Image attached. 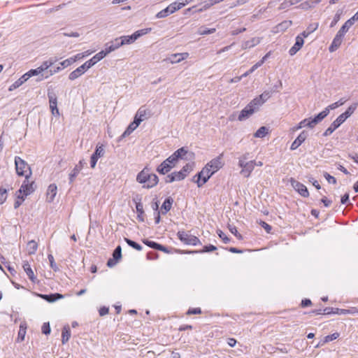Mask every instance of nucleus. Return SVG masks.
<instances>
[{
  "label": "nucleus",
  "instance_id": "14",
  "mask_svg": "<svg viewBox=\"0 0 358 358\" xmlns=\"http://www.w3.org/2000/svg\"><path fill=\"white\" fill-rule=\"evenodd\" d=\"M85 164V162L84 159L80 160L78 164L75 166L71 173L69 174V183L71 184L75 180L77 176L79 174V173L83 169L84 165Z\"/></svg>",
  "mask_w": 358,
  "mask_h": 358
},
{
  "label": "nucleus",
  "instance_id": "12",
  "mask_svg": "<svg viewBox=\"0 0 358 358\" xmlns=\"http://www.w3.org/2000/svg\"><path fill=\"white\" fill-rule=\"evenodd\" d=\"M222 157L223 154H220L219 156L211 159L208 163H207L208 167L210 168V169L214 171V173L218 171L224 166Z\"/></svg>",
  "mask_w": 358,
  "mask_h": 358
},
{
  "label": "nucleus",
  "instance_id": "47",
  "mask_svg": "<svg viewBox=\"0 0 358 358\" xmlns=\"http://www.w3.org/2000/svg\"><path fill=\"white\" fill-rule=\"evenodd\" d=\"M216 29L215 28L208 29L204 27H201L199 30L198 33L200 35H208L215 33Z\"/></svg>",
  "mask_w": 358,
  "mask_h": 358
},
{
  "label": "nucleus",
  "instance_id": "8",
  "mask_svg": "<svg viewBox=\"0 0 358 358\" xmlns=\"http://www.w3.org/2000/svg\"><path fill=\"white\" fill-rule=\"evenodd\" d=\"M357 310L356 308H353L352 310H347V309H341L338 308H332V307H327L323 309L324 315H330V314H336V315H347V314H354L357 313Z\"/></svg>",
  "mask_w": 358,
  "mask_h": 358
},
{
  "label": "nucleus",
  "instance_id": "61",
  "mask_svg": "<svg viewBox=\"0 0 358 358\" xmlns=\"http://www.w3.org/2000/svg\"><path fill=\"white\" fill-rule=\"evenodd\" d=\"M192 169V166L189 164H187L185 166L182 167V169L179 171L180 172H182L184 174V178L186 177L188 173H189Z\"/></svg>",
  "mask_w": 358,
  "mask_h": 358
},
{
  "label": "nucleus",
  "instance_id": "53",
  "mask_svg": "<svg viewBox=\"0 0 358 358\" xmlns=\"http://www.w3.org/2000/svg\"><path fill=\"white\" fill-rule=\"evenodd\" d=\"M272 92L271 91H264L258 97L262 100L263 104L271 96Z\"/></svg>",
  "mask_w": 358,
  "mask_h": 358
},
{
  "label": "nucleus",
  "instance_id": "20",
  "mask_svg": "<svg viewBox=\"0 0 358 358\" xmlns=\"http://www.w3.org/2000/svg\"><path fill=\"white\" fill-rule=\"evenodd\" d=\"M255 110L248 104L241 111L238 120L239 121H243L250 117L254 113Z\"/></svg>",
  "mask_w": 358,
  "mask_h": 358
},
{
  "label": "nucleus",
  "instance_id": "11",
  "mask_svg": "<svg viewBox=\"0 0 358 358\" xmlns=\"http://www.w3.org/2000/svg\"><path fill=\"white\" fill-rule=\"evenodd\" d=\"M35 188L34 182H29V178H25L17 193L23 194L26 196L31 194L35 190Z\"/></svg>",
  "mask_w": 358,
  "mask_h": 358
},
{
  "label": "nucleus",
  "instance_id": "22",
  "mask_svg": "<svg viewBox=\"0 0 358 358\" xmlns=\"http://www.w3.org/2000/svg\"><path fill=\"white\" fill-rule=\"evenodd\" d=\"M22 268L27 275L28 278L32 282H35L36 280V277L34 275V273L29 264V263L27 261H23L22 263Z\"/></svg>",
  "mask_w": 358,
  "mask_h": 358
},
{
  "label": "nucleus",
  "instance_id": "62",
  "mask_svg": "<svg viewBox=\"0 0 358 358\" xmlns=\"http://www.w3.org/2000/svg\"><path fill=\"white\" fill-rule=\"evenodd\" d=\"M217 233L219 237L223 241L224 243H228L230 241V239L220 229H218Z\"/></svg>",
  "mask_w": 358,
  "mask_h": 358
},
{
  "label": "nucleus",
  "instance_id": "38",
  "mask_svg": "<svg viewBox=\"0 0 358 358\" xmlns=\"http://www.w3.org/2000/svg\"><path fill=\"white\" fill-rule=\"evenodd\" d=\"M118 38L121 46L126 44H131L136 41L134 38V34L131 36H123Z\"/></svg>",
  "mask_w": 358,
  "mask_h": 358
},
{
  "label": "nucleus",
  "instance_id": "27",
  "mask_svg": "<svg viewBox=\"0 0 358 358\" xmlns=\"http://www.w3.org/2000/svg\"><path fill=\"white\" fill-rule=\"evenodd\" d=\"M143 243L151 248L156 249V250L163 251V252L167 251L166 248L164 245H160L156 242L148 241L147 239H144L143 241Z\"/></svg>",
  "mask_w": 358,
  "mask_h": 358
},
{
  "label": "nucleus",
  "instance_id": "13",
  "mask_svg": "<svg viewBox=\"0 0 358 358\" xmlns=\"http://www.w3.org/2000/svg\"><path fill=\"white\" fill-rule=\"evenodd\" d=\"M343 117V116L339 115L326 129L323 134V136H327L331 135L341 124L345 121Z\"/></svg>",
  "mask_w": 358,
  "mask_h": 358
},
{
  "label": "nucleus",
  "instance_id": "57",
  "mask_svg": "<svg viewBox=\"0 0 358 358\" xmlns=\"http://www.w3.org/2000/svg\"><path fill=\"white\" fill-rule=\"evenodd\" d=\"M165 161L166 162H168L169 164L171 165L172 168H173L177 164L178 159H176L173 155H171L166 159H165Z\"/></svg>",
  "mask_w": 358,
  "mask_h": 358
},
{
  "label": "nucleus",
  "instance_id": "16",
  "mask_svg": "<svg viewBox=\"0 0 358 358\" xmlns=\"http://www.w3.org/2000/svg\"><path fill=\"white\" fill-rule=\"evenodd\" d=\"M120 46L121 45H120L119 38H117L114 41L106 43L105 50H101L99 52H102L105 57L108 54L119 48Z\"/></svg>",
  "mask_w": 358,
  "mask_h": 358
},
{
  "label": "nucleus",
  "instance_id": "6",
  "mask_svg": "<svg viewBox=\"0 0 358 358\" xmlns=\"http://www.w3.org/2000/svg\"><path fill=\"white\" fill-rule=\"evenodd\" d=\"M177 236L186 245H197L201 244L200 240L196 236L189 234L184 231H178Z\"/></svg>",
  "mask_w": 358,
  "mask_h": 358
},
{
  "label": "nucleus",
  "instance_id": "64",
  "mask_svg": "<svg viewBox=\"0 0 358 358\" xmlns=\"http://www.w3.org/2000/svg\"><path fill=\"white\" fill-rule=\"evenodd\" d=\"M188 52L175 53L173 54L174 57H178V60H184L189 57Z\"/></svg>",
  "mask_w": 358,
  "mask_h": 358
},
{
  "label": "nucleus",
  "instance_id": "9",
  "mask_svg": "<svg viewBox=\"0 0 358 358\" xmlns=\"http://www.w3.org/2000/svg\"><path fill=\"white\" fill-rule=\"evenodd\" d=\"M48 97L49 99L50 108L53 115H59V109L57 108V97L53 91L48 92Z\"/></svg>",
  "mask_w": 358,
  "mask_h": 358
},
{
  "label": "nucleus",
  "instance_id": "35",
  "mask_svg": "<svg viewBox=\"0 0 358 358\" xmlns=\"http://www.w3.org/2000/svg\"><path fill=\"white\" fill-rule=\"evenodd\" d=\"M62 342L63 344L67 343L71 337V331L69 326L64 327L62 332Z\"/></svg>",
  "mask_w": 358,
  "mask_h": 358
},
{
  "label": "nucleus",
  "instance_id": "28",
  "mask_svg": "<svg viewBox=\"0 0 358 358\" xmlns=\"http://www.w3.org/2000/svg\"><path fill=\"white\" fill-rule=\"evenodd\" d=\"M320 1H321L320 0L306 1L303 3H301L299 7L303 10H308L310 8L315 7L317 4L320 3Z\"/></svg>",
  "mask_w": 358,
  "mask_h": 358
},
{
  "label": "nucleus",
  "instance_id": "17",
  "mask_svg": "<svg viewBox=\"0 0 358 358\" xmlns=\"http://www.w3.org/2000/svg\"><path fill=\"white\" fill-rule=\"evenodd\" d=\"M308 136V134L306 131H303L298 136L297 138L294 141V142L292 143L290 149L292 150H294L297 149L306 139Z\"/></svg>",
  "mask_w": 358,
  "mask_h": 358
},
{
  "label": "nucleus",
  "instance_id": "49",
  "mask_svg": "<svg viewBox=\"0 0 358 358\" xmlns=\"http://www.w3.org/2000/svg\"><path fill=\"white\" fill-rule=\"evenodd\" d=\"M151 31L150 28L143 29L135 31L134 34V39L137 40L139 37L148 34Z\"/></svg>",
  "mask_w": 358,
  "mask_h": 358
},
{
  "label": "nucleus",
  "instance_id": "43",
  "mask_svg": "<svg viewBox=\"0 0 358 358\" xmlns=\"http://www.w3.org/2000/svg\"><path fill=\"white\" fill-rule=\"evenodd\" d=\"M105 154V149L103 145H97L96 147L95 152L92 154L99 159L102 157Z\"/></svg>",
  "mask_w": 358,
  "mask_h": 358
},
{
  "label": "nucleus",
  "instance_id": "51",
  "mask_svg": "<svg viewBox=\"0 0 358 358\" xmlns=\"http://www.w3.org/2000/svg\"><path fill=\"white\" fill-rule=\"evenodd\" d=\"M8 197V191L6 188L0 187V204H3Z\"/></svg>",
  "mask_w": 358,
  "mask_h": 358
},
{
  "label": "nucleus",
  "instance_id": "2",
  "mask_svg": "<svg viewBox=\"0 0 358 358\" xmlns=\"http://www.w3.org/2000/svg\"><path fill=\"white\" fill-rule=\"evenodd\" d=\"M104 58V55L102 52H98L93 57L88 61L85 62L80 66L78 67L76 70L73 71L69 76L71 80H74L80 76H82L87 70L90 69L98 62Z\"/></svg>",
  "mask_w": 358,
  "mask_h": 358
},
{
  "label": "nucleus",
  "instance_id": "31",
  "mask_svg": "<svg viewBox=\"0 0 358 358\" xmlns=\"http://www.w3.org/2000/svg\"><path fill=\"white\" fill-rule=\"evenodd\" d=\"M173 200L171 197H169L165 199L162 207L161 212L162 214H166L168 211H169L171 208Z\"/></svg>",
  "mask_w": 358,
  "mask_h": 358
},
{
  "label": "nucleus",
  "instance_id": "41",
  "mask_svg": "<svg viewBox=\"0 0 358 358\" xmlns=\"http://www.w3.org/2000/svg\"><path fill=\"white\" fill-rule=\"evenodd\" d=\"M249 106H251V107L255 110V111H257L259 110V107L263 105V103L262 100L259 99V97H256L253 99L249 103Z\"/></svg>",
  "mask_w": 358,
  "mask_h": 358
},
{
  "label": "nucleus",
  "instance_id": "4",
  "mask_svg": "<svg viewBox=\"0 0 358 358\" xmlns=\"http://www.w3.org/2000/svg\"><path fill=\"white\" fill-rule=\"evenodd\" d=\"M214 174V171L208 167L207 164L202 169V170L195 176L197 177L196 182L199 187H202L208 179Z\"/></svg>",
  "mask_w": 358,
  "mask_h": 358
},
{
  "label": "nucleus",
  "instance_id": "44",
  "mask_svg": "<svg viewBox=\"0 0 358 358\" xmlns=\"http://www.w3.org/2000/svg\"><path fill=\"white\" fill-rule=\"evenodd\" d=\"M55 62V60H53L52 59L45 61L42 63V64L38 66L41 72L45 71L47 70L49 67H50Z\"/></svg>",
  "mask_w": 358,
  "mask_h": 358
},
{
  "label": "nucleus",
  "instance_id": "10",
  "mask_svg": "<svg viewBox=\"0 0 358 358\" xmlns=\"http://www.w3.org/2000/svg\"><path fill=\"white\" fill-rule=\"evenodd\" d=\"M290 183L293 188L303 197H308L309 196V192L307 187L302 183L296 180L294 178L290 179Z\"/></svg>",
  "mask_w": 358,
  "mask_h": 358
},
{
  "label": "nucleus",
  "instance_id": "55",
  "mask_svg": "<svg viewBox=\"0 0 358 358\" xmlns=\"http://www.w3.org/2000/svg\"><path fill=\"white\" fill-rule=\"evenodd\" d=\"M21 194H22L19 193V194L17 195V199H16V201L14 203V208L15 209L19 208L22 205V202L24 200V196H24V194L22 196Z\"/></svg>",
  "mask_w": 358,
  "mask_h": 358
},
{
  "label": "nucleus",
  "instance_id": "60",
  "mask_svg": "<svg viewBox=\"0 0 358 358\" xmlns=\"http://www.w3.org/2000/svg\"><path fill=\"white\" fill-rule=\"evenodd\" d=\"M229 231H230L233 234H234V235H235V236H236L238 239L241 240V239L243 238V237H242L241 234H239V233L238 232V230H237V229H236V227L235 226H231V225H229Z\"/></svg>",
  "mask_w": 358,
  "mask_h": 358
},
{
  "label": "nucleus",
  "instance_id": "1",
  "mask_svg": "<svg viewBox=\"0 0 358 358\" xmlns=\"http://www.w3.org/2000/svg\"><path fill=\"white\" fill-rule=\"evenodd\" d=\"M136 181L142 184L143 188L150 189L158 184L159 178L156 174L150 173L149 168L145 166L137 174Z\"/></svg>",
  "mask_w": 358,
  "mask_h": 358
},
{
  "label": "nucleus",
  "instance_id": "25",
  "mask_svg": "<svg viewBox=\"0 0 358 358\" xmlns=\"http://www.w3.org/2000/svg\"><path fill=\"white\" fill-rule=\"evenodd\" d=\"M41 297L48 302L52 303L57 300L64 298V296L59 293H55L51 294H41Z\"/></svg>",
  "mask_w": 358,
  "mask_h": 358
},
{
  "label": "nucleus",
  "instance_id": "50",
  "mask_svg": "<svg viewBox=\"0 0 358 358\" xmlns=\"http://www.w3.org/2000/svg\"><path fill=\"white\" fill-rule=\"evenodd\" d=\"M346 100L344 99H341L340 100H338V101L335 102V103H333L331 104H330L329 106H328L326 108H329V112L330 111V110H334L336 108H337L338 107L343 105L345 103Z\"/></svg>",
  "mask_w": 358,
  "mask_h": 358
},
{
  "label": "nucleus",
  "instance_id": "48",
  "mask_svg": "<svg viewBox=\"0 0 358 358\" xmlns=\"http://www.w3.org/2000/svg\"><path fill=\"white\" fill-rule=\"evenodd\" d=\"M217 250V248L213 245H206L203 247V248L199 251H192V252H189L190 253H203V252H212V251H215Z\"/></svg>",
  "mask_w": 358,
  "mask_h": 358
},
{
  "label": "nucleus",
  "instance_id": "23",
  "mask_svg": "<svg viewBox=\"0 0 358 358\" xmlns=\"http://www.w3.org/2000/svg\"><path fill=\"white\" fill-rule=\"evenodd\" d=\"M57 192V187L55 184H50L48 186L46 196H47V201L51 203L53 201L56 194Z\"/></svg>",
  "mask_w": 358,
  "mask_h": 358
},
{
  "label": "nucleus",
  "instance_id": "5",
  "mask_svg": "<svg viewBox=\"0 0 358 358\" xmlns=\"http://www.w3.org/2000/svg\"><path fill=\"white\" fill-rule=\"evenodd\" d=\"M214 174V171L208 167L207 164L202 169V170L195 176L197 177L196 182L199 187H202L208 179Z\"/></svg>",
  "mask_w": 358,
  "mask_h": 358
},
{
  "label": "nucleus",
  "instance_id": "29",
  "mask_svg": "<svg viewBox=\"0 0 358 358\" xmlns=\"http://www.w3.org/2000/svg\"><path fill=\"white\" fill-rule=\"evenodd\" d=\"M172 167L169 164L168 162H166L164 160L157 168V171L162 175H165L169 173L171 170Z\"/></svg>",
  "mask_w": 358,
  "mask_h": 358
},
{
  "label": "nucleus",
  "instance_id": "19",
  "mask_svg": "<svg viewBox=\"0 0 358 358\" xmlns=\"http://www.w3.org/2000/svg\"><path fill=\"white\" fill-rule=\"evenodd\" d=\"M113 259H110L108 261V262H107V265L109 267L113 266L116 264V262L120 259H121V257H122V248H121L120 245H118L115 249V250L113 251Z\"/></svg>",
  "mask_w": 358,
  "mask_h": 358
},
{
  "label": "nucleus",
  "instance_id": "24",
  "mask_svg": "<svg viewBox=\"0 0 358 358\" xmlns=\"http://www.w3.org/2000/svg\"><path fill=\"white\" fill-rule=\"evenodd\" d=\"M261 42V38L254 37L248 41H244L242 43V49L246 50L256 46Z\"/></svg>",
  "mask_w": 358,
  "mask_h": 358
},
{
  "label": "nucleus",
  "instance_id": "42",
  "mask_svg": "<svg viewBox=\"0 0 358 358\" xmlns=\"http://www.w3.org/2000/svg\"><path fill=\"white\" fill-rule=\"evenodd\" d=\"M187 153V150L185 148H180L175 151L172 155L178 160L180 159H183L184 156Z\"/></svg>",
  "mask_w": 358,
  "mask_h": 358
},
{
  "label": "nucleus",
  "instance_id": "52",
  "mask_svg": "<svg viewBox=\"0 0 358 358\" xmlns=\"http://www.w3.org/2000/svg\"><path fill=\"white\" fill-rule=\"evenodd\" d=\"M341 15H342V10H337L336 13L335 14V15L334 17L333 20L331 21V22L330 24L331 28L334 27L338 23V22L341 19Z\"/></svg>",
  "mask_w": 358,
  "mask_h": 358
},
{
  "label": "nucleus",
  "instance_id": "30",
  "mask_svg": "<svg viewBox=\"0 0 358 358\" xmlns=\"http://www.w3.org/2000/svg\"><path fill=\"white\" fill-rule=\"evenodd\" d=\"M318 26L319 24L317 22L309 24L306 29L303 31L300 36H302L303 38L308 37L311 33L314 32L318 28Z\"/></svg>",
  "mask_w": 358,
  "mask_h": 358
},
{
  "label": "nucleus",
  "instance_id": "56",
  "mask_svg": "<svg viewBox=\"0 0 358 358\" xmlns=\"http://www.w3.org/2000/svg\"><path fill=\"white\" fill-rule=\"evenodd\" d=\"M41 71L40 70V69L38 67L35 69H31L29 70L28 72H27L25 74L27 76V77L28 78V79L29 78H31V76H37V75H39L40 73H41Z\"/></svg>",
  "mask_w": 358,
  "mask_h": 358
},
{
  "label": "nucleus",
  "instance_id": "46",
  "mask_svg": "<svg viewBox=\"0 0 358 358\" xmlns=\"http://www.w3.org/2000/svg\"><path fill=\"white\" fill-rule=\"evenodd\" d=\"M329 108H324L322 112H320L317 115H316L314 118L317 120V124L320 122L323 119H324L329 115Z\"/></svg>",
  "mask_w": 358,
  "mask_h": 358
},
{
  "label": "nucleus",
  "instance_id": "34",
  "mask_svg": "<svg viewBox=\"0 0 358 358\" xmlns=\"http://www.w3.org/2000/svg\"><path fill=\"white\" fill-rule=\"evenodd\" d=\"M357 106H358L357 103H355L350 105L348 107V108L346 110V111L344 112L343 113L341 114L340 115L343 116V118L345 120H346L352 114H353V113L357 108Z\"/></svg>",
  "mask_w": 358,
  "mask_h": 358
},
{
  "label": "nucleus",
  "instance_id": "37",
  "mask_svg": "<svg viewBox=\"0 0 358 358\" xmlns=\"http://www.w3.org/2000/svg\"><path fill=\"white\" fill-rule=\"evenodd\" d=\"M136 209L138 213L137 219L140 222H144V210L143 203L141 202H138L137 205L136 206Z\"/></svg>",
  "mask_w": 358,
  "mask_h": 358
},
{
  "label": "nucleus",
  "instance_id": "26",
  "mask_svg": "<svg viewBox=\"0 0 358 358\" xmlns=\"http://www.w3.org/2000/svg\"><path fill=\"white\" fill-rule=\"evenodd\" d=\"M139 124H140L138 122L134 120V121L129 124L126 130L122 134V136L120 138V140L130 135L138 127Z\"/></svg>",
  "mask_w": 358,
  "mask_h": 358
},
{
  "label": "nucleus",
  "instance_id": "7",
  "mask_svg": "<svg viewBox=\"0 0 358 358\" xmlns=\"http://www.w3.org/2000/svg\"><path fill=\"white\" fill-rule=\"evenodd\" d=\"M238 166L242 169L240 172L241 174H242L245 178H249L255 169V160H250L245 162L241 161V162L238 163Z\"/></svg>",
  "mask_w": 358,
  "mask_h": 358
},
{
  "label": "nucleus",
  "instance_id": "32",
  "mask_svg": "<svg viewBox=\"0 0 358 358\" xmlns=\"http://www.w3.org/2000/svg\"><path fill=\"white\" fill-rule=\"evenodd\" d=\"M27 328V325L25 322H22L20 323V329L17 335V341L22 342L24 340Z\"/></svg>",
  "mask_w": 358,
  "mask_h": 358
},
{
  "label": "nucleus",
  "instance_id": "63",
  "mask_svg": "<svg viewBox=\"0 0 358 358\" xmlns=\"http://www.w3.org/2000/svg\"><path fill=\"white\" fill-rule=\"evenodd\" d=\"M72 64H73V59H71V57H69L64 61H62V62H60V65L64 69L70 65H71Z\"/></svg>",
  "mask_w": 358,
  "mask_h": 358
},
{
  "label": "nucleus",
  "instance_id": "3",
  "mask_svg": "<svg viewBox=\"0 0 358 358\" xmlns=\"http://www.w3.org/2000/svg\"><path fill=\"white\" fill-rule=\"evenodd\" d=\"M15 164L16 173L18 176H24L29 178L31 175V171L29 165L20 157H15Z\"/></svg>",
  "mask_w": 358,
  "mask_h": 358
},
{
  "label": "nucleus",
  "instance_id": "59",
  "mask_svg": "<svg viewBox=\"0 0 358 358\" xmlns=\"http://www.w3.org/2000/svg\"><path fill=\"white\" fill-rule=\"evenodd\" d=\"M169 15H171V13H169V10L166 7V8H164V9L162 10L161 11H159V13H157V14L156 15V17L157 18H164V17H167Z\"/></svg>",
  "mask_w": 358,
  "mask_h": 358
},
{
  "label": "nucleus",
  "instance_id": "21",
  "mask_svg": "<svg viewBox=\"0 0 358 358\" xmlns=\"http://www.w3.org/2000/svg\"><path fill=\"white\" fill-rule=\"evenodd\" d=\"M304 41L302 36H297L296 37V42L294 45L289 49V53L290 55H294L303 46Z\"/></svg>",
  "mask_w": 358,
  "mask_h": 358
},
{
  "label": "nucleus",
  "instance_id": "18",
  "mask_svg": "<svg viewBox=\"0 0 358 358\" xmlns=\"http://www.w3.org/2000/svg\"><path fill=\"white\" fill-rule=\"evenodd\" d=\"M343 38H344L343 36H342L338 33L336 34L335 37L334 38V39L331 42V44L330 45V46L329 48V50L330 52H334L341 46V45L343 42Z\"/></svg>",
  "mask_w": 358,
  "mask_h": 358
},
{
  "label": "nucleus",
  "instance_id": "39",
  "mask_svg": "<svg viewBox=\"0 0 358 358\" xmlns=\"http://www.w3.org/2000/svg\"><path fill=\"white\" fill-rule=\"evenodd\" d=\"M38 248V244L35 241H30L27 245V250L29 255L35 254Z\"/></svg>",
  "mask_w": 358,
  "mask_h": 358
},
{
  "label": "nucleus",
  "instance_id": "40",
  "mask_svg": "<svg viewBox=\"0 0 358 358\" xmlns=\"http://www.w3.org/2000/svg\"><path fill=\"white\" fill-rule=\"evenodd\" d=\"M268 133V129L266 127L262 126L259 127L254 134L255 138H263Z\"/></svg>",
  "mask_w": 358,
  "mask_h": 358
},
{
  "label": "nucleus",
  "instance_id": "58",
  "mask_svg": "<svg viewBox=\"0 0 358 358\" xmlns=\"http://www.w3.org/2000/svg\"><path fill=\"white\" fill-rule=\"evenodd\" d=\"M48 258L50 262V266L51 268H52L55 271H57L59 268L55 262L54 257L52 255H48Z\"/></svg>",
  "mask_w": 358,
  "mask_h": 358
},
{
  "label": "nucleus",
  "instance_id": "36",
  "mask_svg": "<svg viewBox=\"0 0 358 358\" xmlns=\"http://www.w3.org/2000/svg\"><path fill=\"white\" fill-rule=\"evenodd\" d=\"M182 7H184V4L181 3L180 1H175L168 6L167 8L169 10V13L172 14Z\"/></svg>",
  "mask_w": 358,
  "mask_h": 358
},
{
  "label": "nucleus",
  "instance_id": "15",
  "mask_svg": "<svg viewBox=\"0 0 358 358\" xmlns=\"http://www.w3.org/2000/svg\"><path fill=\"white\" fill-rule=\"evenodd\" d=\"M150 111L146 109L144 106H141L137 110L134 120L141 124V122L149 117Z\"/></svg>",
  "mask_w": 358,
  "mask_h": 358
},
{
  "label": "nucleus",
  "instance_id": "33",
  "mask_svg": "<svg viewBox=\"0 0 358 358\" xmlns=\"http://www.w3.org/2000/svg\"><path fill=\"white\" fill-rule=\"evenodd\" d=\"M27 80H28V78L27 77L26 74L24 73L10 86L9 90L12 91L13 90L17 89V87L21 86L24 83H25Z\"/></svg>",
  "mask_w": 358,
  "mask_h": 358
},
{
  "label": "nucleus",
  "instance_id": "54",
  "mask_svg": "<svg viewBox=\"0 0 358 358\" xmlns=\"http://www.w3.org/2000/svg\"><path fill=\"white\" fill-rule=\"evenodd\" d=\"M261 63L262 62H257L255 65H253L248 71H247L242 75L243 78L247 77L248 76L253 73L257 68L260 67Z\"/></svg>",
  "mask_w": 358,
  "mask_h": 358
},
{
  "label": "nucleus",
  "instance_id": "45",
  "mask_svg": "<svg viewBox=\"0 0 358 358\" xmlns=\"http://www.w3.org/2000/svg\"><path fill=\"white\" fill-rule=\"evenodd\" d=\"M124 241L130 247L133 248L134 249H135L138 251H141L143 248L140 244L136 243L135 241H134L131 239L124 238Z\"/></svg>",
  "mask_w": 358,
  "mask_h": 358
}]
</instances>
